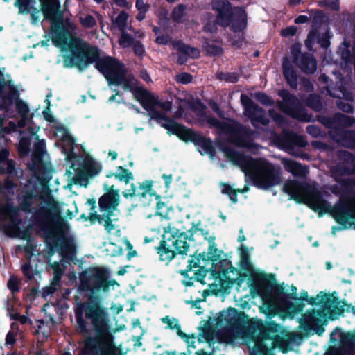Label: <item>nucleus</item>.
<instances>
[{
	"mask_svg": "<svg viewBox=\"0 0 355 355\" xmlns=\"http://www.w3.org/2000/svg\"><path fill=\"white\" fill-rule=\"evenodd\" d=\"M77 26L74 22L66 19L60 30L53 33V44L60 47L64 56L71 60L80 69H85L95 62L96 67L104 75L109 85H121L126 79L128 73L123 66L110 57L100 58L98 50L76 37Z\"/></svg>",
	"mask_w": 355,
	"mask_h": 355,
	"instance_id": "1",
	"label": "nucleus"
},
{
	"mask_svg": "<svg viewBox=\"0 0 355 355\" xmlns=\"http://www.w3.org/2000/svg\"><path fill=\"white\" fill-rule=\"evenodd\" d=\"M121 86L126 90L131 91L135 98L148 111L150 119H155L169 132L177 135L184 141L196 139V135L191 130L165 117L163 112L171 108V103L159 101L155 96L143 87H138L137 81L132 74L127 75L126 79Z\"/></svg>",
	"mask_w": 355,
	"mask_h": 355,
	"instance_id": "2",
	"label": "nucleus"
},
{
	"mask_svg": "<svg viewBox=\"0 0 355 355\" xmlns=\"http://www.w3.org/2000/svg\"><path fill=\"white\" fill-rule=\"evenodd\" d=\"M85 316L90 321L96 336L85 340L83 352L87 355H122L119 347L113 343L109 331L107 315L98 304H89Z\"/></svg>",
	"mask_w": 355,
	"mask_h": 355,
	"instance_id": "3",
	"label": "nucleus"
},
{
	"mask_svg": "<svg viewBox=\"0 0 355 355\" xmlns=\"http://www.w3.org/2000/svg\"><path fill=\"white\" fill-rule=\"evenodd\" d=\"M224 153L231 162L253 179L257 187L268 189L280 182L279 170L266 160H252L229 148L225 149Z\"/></svg>",
	"mask_w": 355,
	"mask_h": 355,
	"instance_id": "4",
	"label": "nucleus"
},
{
	"mask_svg": "<svg viewBox=\"0 0 355 355\" xmlns=\"http://www.w3.org/2000/svg\"><path fill=\"white\" fill-rule=\"evenodd\" d=\"M189 250V244L185 233L180 232L171 225L164 229L163 241L158 248V254L162 261H170L175 254H187Z\"/></svg>",
	"mask_w": 355,
	"mask_h": 355,
	"instance_id": "5",
	"label": "nucleus"
},
{
	"mask_svg": "<svg viewBox=\"0 0 355 355\" xmlns=\"http://www.w3.org/2000/svg\"><path fill=\"white\" fill-rule=\"evenodd\" d=\"M214 10L218 13V22L223 26H230L236 33L245 28L247 14L242 8H234L231 10L227 0H215L212 4Z\"/></svg>",
	"mask_w": 355,
	"mask_h": 355,
	"instance_id": "6",
	"label": "nucleus"
},
{
	"mask_svg": "<svg viewBox=\"0 0 355 355\" xmlns=\"http://www.w3.org/2000/svg\"><path fill=\"white\" fill-rule=\"evenodd\" d=\"M284 191L290 196L291 199L306 203L315 211L324 212L329 211V205L318 194L313 193L306 184L288 180L284 186Z\"/></svg>",
	"mask_w": 355,
	"mask_h": 355,
	"instance_id": "7",
	"label": "nucleus"
},
{
	"mask_svg": "<svg viewBox=\"0 0 355 355\" xmlns=\"http://www.w3.org/2000/svg\"><path fill=\"white\" fill-rule=\"evenodd\" d=\"M19 92L8 79L1 78V110H10L15 105L17 112L21 115L22 119L19 121L18 126L23 127L25 125V118L29 112L28 105L18 99Z\"/></svg>",
	"mask_w": 355,
	"mask_h": 355,
	"instance_id": "8",
	"label": "nucleus"
},
{
	"mask_svg": "<svg viewBox=\"0 0 355 355\" xmlns=\"http://www.w3.org/2000/svg\"><path fill=\"white\" fill-rule=\"evenodd\" d=\"M80 278L89 289H102L104 291L107 290V274L103 269L90 268Z\"/></svg>",
	"mask_w": 355,
	"mask_h": 355,
	"instance_id": "9",
	"label": "nucleus"
},
{
	"mask_svg": "<svg viewBox=\"0 0 355 355\" xmlns=\"http://www.w3.org/2000/svg\"><path fill=\"white\" fill-rule=\"evenodd\" d=\"M105 193L99 199V207L101 212L109 215L114 211L119 205V193L113 186L105 185Z\"/></svg>",
	"mask_w": 355,
	"mask_h": 355,
	"instance_id": "10",
	"label": "nucleus"
},
{
	"mask_svg": "<svg viewBox=\"0 0 355 355\" xmlns=\"http://www.w3.org/2000/svg\"><path fill=\"white\" fill-rule=\"evenodd\" d=\"M31 135L34 139V150L29 167L31 170L35 171L37 175H39L44 169V165L42 162L44 142L43 140L39 139L38 136L35 135L34 131H31Z\"/></svg>",
	"mask_w": 355,
	"mask_h": 355,
	"instance_id": "11",
	"label": "nucleus"
},
{
	"mask_svg": "<svg viewBox=\"0 0 355 355\" xmlns=\"http://www.w3.org/2000/svg\"><path fill=\"white\" fill-rule=\"evenodd\" d=\"M241 101L245 107V114L253 122L259 121L263 124H266L267 120L264 119L263 110L260 107L256 106L246 95L242 94Z\"/></svg>",
	"mask_w": 355,
	"mask_h": 355,
	"instance_id": "12",
	"label": "nucleus"
},
{
	"mask_svg": "<svg viewBox=\"0 0 355 355\" xmlns=\"http://www.w3.org/2000/svg\"><path fill=\"white\" fill-rule=\"evenodd\" d=\"M35 4V0H17L15 3L20 13H31L33 24H37L41 17L40 10L34 6Z\"/></svg>",
	"mask_w": 355,
	"mask_h": 355,
	"instance_id": "13",
	"label": "nucleus"
},
{
	"mask_svg": "<svg viewBox=\"0 0 355 355\" xmlns=\"http://www.w3.org/2000/svg\"><path fill=\"white\" fill-rule=\"evenodd\" d=\"M44 16L55 21L60 15V3L58 0H40Z\"/></svg>",
	"mask_w": 355,
	"mask_h": 355,
	"instance_id": "14",
	"label": "nucleus"
},
{
	"mask_svg": "<svg viewBox=\"0 0 355 355\" xmlns=\"http://www.w3.org/2000/svg\"><path fill=\"white\" fill-rule=\"evenodd\" d=\"M282 164H284L286 170L294 175H304L306 173V168H303L301 165L294 161L283 159Z\"/></svg>",
	"mask_w": 355,
	"mask_h": 355,
	"instance_id": "15",
	"label": "nucleus"
},
{
	"mask_svg": "<svg viewBox=\"0 0 355 355\" xmlns=\"http://www.w3.org/2000/svg\"><path fill=\"white\" fill-rule=\"evenodd\" d=\"M107 178L114 177L121 182H124L125 184L130 182V180H133L132 173L128 171L123 168L122 166H118L114 173H110L107 175Z\"/></svg>",
	"mask_w": 355,
	"mask_h": 355,
	"instance_id": "16",
	"label": "nucleus"
},
{
	"mask_svg": "<svg viewBox=\"0 0 355 355\" xmlns=\"http://www.w3.org/2000/svg\"><path fill=\"white\" fill-rule=\"evenodd\" d=\"M334 217L337 222L342 225L350 224V220L355 218V211L338 209L334 211Z\"/></svg>",
	"mask_w": 355,
	"mask_h": 355,
	"instance_id": "17",
	"label": "nucleus"
},
{
	"mask_svg": "<svg viewBox=\"0 0 355 355\" xmlns=\"http://www.w3.org/2000/svg\"><path fill=\"white\" fill-rule=\"evenodd\" d=\"M268 339L257 340L253 343V346L251 347L250 343H248L249 347L252 348L251 355H268V345L265 343Z\"/></svg>",
	"mask_w": 355,
	"mask_h": 355,
	"instance_id": "18",
	"label": "nucleus"
},
{
	"mask_svg": "<svg viewBox=\"0 0 355 355\" xmlns=\"http://www.w3.org/2000/svg\"><path fill=\"white\" fill-rule=\"evenodd\" d=\"M17 303L14 301L10 302L7 305V311L12 319L19 320L21 324H26L28 322V318L24 315H19L17 311Z\"/></svg>",
	"mask_w": 355,
	"mask_h": 355,
	"instance_id": "19",
	"label": "nucleus"
},
{
	"mask_svg": "<svg viewBox=\"0 0 355 355\" xmlns=\"http://www.w3.org/2000/svg\"><path fill=\"white\" fill-rule=\"evenodd\" d=\"M283 69H284V76L288 82V83L291 85V87H295L296 86V76L295 74L292 69L289 67V62L287 59H284L283 62Z\"/></svg>",
	"mask_w": 355,
	"mask_h": 355,
	"instance_id": "20",
	"label": "nucleus"
},
{
	"mask_svg": "<svg viewBox=\"0 0 355 355\" xmlns=\"http://www.w3.org/2000/svg\"><path fill=\"white\" fill-rule=\"evenodd\" d=\"M261 297L263 304L269 308L272 309L281 310L282 311H287L286 308L282 306L276 299L272 297L261 294Z\"/></svg>",
	"mask_w": 355,
	"mask_h": 355,
	"instance_id": "21",
	"label": "nucleus"
},
{
	"mask_svg": "<svg viewBox=\"0 0 355 355\" xmlns=\"http://www.w3.org/2000/svg\"><path fill=\"white\" fill-rule=\"evenodd\" d=\"M1 171L11 173L14 170V164L12 160L7 159L8 153L6 150L1 149Z\"/></svg>",
	"mask_w": 355,
	"mask_h": 355,
	"instance_id": "22",
	"label": "nucleus"
},
{
	"mask_svg": "<svg viewBox=\"0 0 355 355\" xmlns=\"http://www.w3.org/2000/svg\"><path fill=\"white\" fill-rule=\"evenodd\" d=\"M105 228L107 232L114 236H119L121 230L119 229V226L116 224V221L107 220L105 221Z\"/></svg>",
	"mask_w": 355,
	"mask_h": 355,
	"instance_id": "23",
	"label": "nucleus"
},
{
	"mask_svg": "<svg viewBox=\"0 0 355 355\" xmlns=\"http://www.w3.org/2000/svg\"><path fill=\"white\" fill-rule=\"evenodd\" d=\"M162 322L167 324L168 328L178 330V333L180 336L182 335L184 337H186V334L180 331V326L177 319L166 316L162 318Z\"/></svg>",
	"mask_w": 355,
	"mask_h": 355,
	"instance_id": "24",
	"label": "nucleus"
},
{
	"mask_svg": "<svg viewBox=\"0 0 355 355\" xmlns=\"http://www.w3.org/2000/svg\"><path fill=\"white\" fill-rule=\"evenodd\" d=\"M206 23L204 26V30L208 33H215L217 29L216 24L215 23L214 17L211 14H207L205 15Z\"/></svg>",
	"mask_w": 355,
	"mask_h": 355,
	"instance_id": "25",
	"label": "nucleus"
},
{
	"mask_svg": "<svg viewBox=\"0 0 355 355\" xmlns=\"http://www.w3.org/2000/svg\"><path fill=\"white\" fill-rule=\"evenodd\" d=\"M178 48L181 51L182 53L185 54L186 55L190 56L191 58H197L199 55V51L197 49L191 47L189 46L179 44L178 45Z\"/></svg>",
	"mask_w": 355,
	"mask_h": 355,
	"instance_id": "26",
	"label": "nucleus"
},
{
	"mask_svg": "<svg viewBox=\"0 0 355 355\" xmlns=\"http://www.w3.org/2000/svg\"><path fill=\"white\" fill-rule=\"evenodd\" d=\"M30 139L27 137H23L19 143L18 150L21 157L26 156L28 153Z\"/></svg>",
	"mask_w": 355,
	"mask_h": 355,
	"instance_id": "27",
	"label": "nucleus"
},
{
	"mask_svg": "<svg viewBox=\"0 0 355 355\" xmlns=\"http://www.w3.org/2000/svg\"><path fill=\"white\" fill-rule=\"evenodd\" d=\"M300 67L306 73H313L316 69V62L312 58H306Z\"/></svg>",
	"mask_w": 355,
	"mask_h": 355,
	"instance_id": "28",
	"label": "nucleus"
},
{
	"mask_svg": "<svg viewBox=\"0 0 355 355\" xmlns=\"http://www.w3.org/2000/svg\"><path fill=\"white\" fill-rule=\"evenodd\" d=\"M136 7L139 10V14L137 16V19L141 21L145 17V13L148 9V5L146 4L143 0H137Z\"/></svg>",
	"mask_w": 355,
	"mask_h": 355,
	"instance_id": "29",
	"label": "nucleus"
},
{
	"mask_svg": "<svg viewBox=\"0 0 355 355\" xmlns=\"http://www.w3.org/2000/svg\"><path fill=\"white\" fill-rule=\"evenodd\" d=\"M186 7L183 5H179L173 9L172 18L175 21H180L185 14Z\"/></svg>",
	"mask_w": 355,
	"mask_h": 355,
	"instance_id": "30",
	"label": "nucleus"
},
{
	"mask_svg": "<svg viewBox=\"0 0 355 355\" xmlns=\"http://www.w3.org/2000/svg\"><path fill=\"white\" fill-rule=\"evenodd\" d=\"M80 22L81 25L85 28H92L96 24L95 19L89 15L81 16L80 17Z\"/></svg>",
	"mask_w": 355,
	"mask_h": 355,
	"instance_id": "31",
	"label": "nucleus"
},
{
	"mask_svg": "<svg viewBox=\"0 0 355 355\" xmlns=\"http://www.w3.org/2000/svg\"><path fill=\"white\" fill-rule=\"evenodd\" d=\"M128 19V15L125 12H121L116 19V24L122 31H123L127 26Z\"/></svg>",
	"mask_w": 355,
	"mask_h": 355,
	"instance_id": "32",
	"label": "nucleus"
},
{
	"mask_svg": "<svg viewBox=\"0 0 355 355\" xmlns=\"http://www.w3.org/2000/svg\"><path fill=\"white\" fill-rule=\"evenodd\" d=\"M207 123L211 125L216 128H218L220 130H222L224 132H228V127L229 125L227 124H223L220 121H217L216 119L214 118H207Z\"/></svg>",
	"mask_w": 355,
	"mask_h": 355,
	"instance_id": "33",
	"label": "nucleus"
},
{
	"mask_svg": "<svg viewBox=\"0 0 355 355\" xmlns=\"http://www.w3.org/2000/svg\"><path fill=\"white\" fill-rule=\"evenodd\" d=\"M134 42L132 38L129 36L128 34L124 33H122L120 39H119V44L122 47H129L133 44Z\"/></svg>",
	"mask_w": 355,
	"mask_h": 355,
	"instance_id": "34",
	"label": "nucleus"
},
{
	"mask_svg": "<svg viewBox=\"0 0 355 355\" xmlns=\"http://www.w3.org/2000/svg\"><path fill=\"white\" fill-rule=\"evenodd\" d=\"M222 187V192L223 193L227 194L232 202H236V193L235 191L227 184H223Z\"/></svg>",
	"mask_w": 355,
	"mask_h": 355,
	"instance_id": "35",
	"label": "nucleus"
},
{
	"mask_svg": "<svg viewBox=\"0 0 355 355\" xmlns=\"http://www.w3.org/2000/svg\"><path fill=\"white\" fill-rule=\"evenodd\" d=\"M175 80L180 83L187 84L191 82L192 76L187 73H182L175 76Z\"/></svg>",
	"mask_w": 355,
	"mask_h": 355,
	"instance_id": "36",
	"label": "nucleus"
},
{
	"mask_svg": "<svg viewBox=\"0 0 355 355\" xmlns=\"http://www.w3.org/2000/svg\"><path fill=\"white\" fill-rule=\"evenodd\" d=\"M18 284L19 280L15 276L10 277L7 284L8 288L12 292H15L18 290Z\"/></svg>",
	"mask_w": 355,
	"mask_h": 355,
	"instance_id": "37",
	"label": "nucleus"
},
{
	"mask_svg": "<svg viewBox=\"0 0 355 355\" xmlns=\"http://www.w3.org/2000/svg\"><path fill=\"white\" fill-rule=\"evenodd\" d=\"M46 218L49 222L53 221L58 216V210L56 206H53L51 209H47Z\"/></svg>",
	"mask_w": 355,
	"mask_h": 355,
	"instance_id": "38",
	"label": "nucleus"
},
{
	"mask_svg": "<svg viewBox=\"0 0 355 355\" xmlns=\"http://www.w3.org/2000/svg\"><path fill=\"white\" fill-rule=\"evenodd\" d=\"M52 268L54 271V279L55 281L58 282L62 275V270L60 268V266L59 263L55 262L53 264H52Z\"/></svg>",
	"mask_w": 355,
	"mask_h": 355,
	"instance_id": "39",
	"label": "nucleus"
},
{
	"mask_svg": "<svg viewBox=\"0 0 355 355\" xmlns=\"http://www.w3.org/2000/svg\"><path fill=\"white\" fill-rule=\"evenodd\" d=\"M199 144H201L206 153H209L211 149V143L209 140L205 139L202 137H199L198 139Z\"/></svg>",
	"mask_w": 355,
	"mask_h": 355,
	"instance_id": "40",
	"label": "nucleus"
},
{
	"mask_svg": "<svg viewBox=\"0 0 355 355\" xmlns=\"http://www.w3.org/2000/svg\"><path fill=\"white\" fill-rule=\"evenodd\" d=\"M296 28L295 26H289L286 28H284L281 31V35L284 37H289L293 36L296 33Z\"/></svg>",
	"mask_w": 355,
	"mask_h": 355,
	"instance_id": "41",
	"label": "nucleus"
},
{
	"mask_svg": "<svg viewBox=\"0 0 355 355\" xmlns=\"http://www.w3.org/2000/svg\"><path fill=\"white\" fill-rule=\"evenodd\" d=\"M62 252L64 253L67 257L72 258L75 252L73 245L71 244L67 245L66 248L62 250Z\"/></svg>",
	"mask_w": 355,
	"mask_h": 355,
	"instance_id": "42",
	"label": "nucleus"
},
{
	"mask_svg": "<svg viewBox=\"0 0 355 355\" xmlns=\"http://www.w3.org/2000/svg\"><path fill=\"white\" fill-rule=\"evenodd\" d=\"M133 47H134V51H135V53L136 55H139V56H141L144 54V46H142L141 44H140L139 42H135L133 43Z\"/></svg>",
	"mask_w": 355,
	"mask_h": 355,
	"instance_id": "43",
	"label": "nucleus"
},
{
	"mask_svg": "<svg viewBox=\"0 0 355 355\" xmlns=\"http://www.w3.org/2000/svg\"><path fill=\"white\" fill-rule=\"evenodd\" d=\"M324 4L332 10H337L339 8V3L338 0H325Z\"/></svg>",
	"mask_w": 355,
	"mask_h": 355,
	"instance_id": "44",
	"label": "nucleus"
},
{
	"mask_svg": "<svg viewBox=\"0 0 355 355\" xmlns=\"http://www.w3.org/2000/svg\"><path fill=\"white\" fill-rule=\"evenodd\" d=\"M16 333L13 331H10L6 338V345H12L15 340Z\"/></svg>",
	"mask_w": 355,
	"mask_h": 355,
	"instance_id": "45",
	"label": "nucleus"
},
{
	"mask_svg": "<svg viewBox=\"0 0 355 355\" xmlns=\"http://www.w3.org/2000/svg\"><path fill=\"white\" fill-rule=\"evenodd\" d=\"M32 197L31 196H25L24 202L21 204V207L23 210H28L29 206L32 203Z\"/></svg>",
	"mask_w": 355,
	"mask_h": 355,
	"instance_id": "46",
	"label": "nucleus"
},
{
	"mask_svg": "<svg viewBox=\"0 0 355 355\" xmlns=\"http://www.w3.org/2000/svg\"><path fill=\"white\" fill-rule=\"evenodd\" d=\"M353 340L354 336L350 333L345 334L343 336L342 343L343 345L352 344L353 343Z\"/></svg>",
	"mask_w": 355,
	"mask_h": 355,
	"instance_id": "47",
	"label": "nucleus"
},
{
	"mask_svg": "<svg viewBox=\"0 0 355 355\" xmlns=\"http://www.w3.org/2000/svg\"><path fill=\"white\" fill-rule=\"evenodd\" d=\"M207 51L209 53L212 55H218L221 53V49L220 47L211 45L207 46Z\"/></svg>",
	"mask_w": 355,
	"mask_h": 355,
	"instance_id": "48",
	"label": "nucleus"
},
{
	"mask_svg": "<svg viewBox=\"0 0 355 355\" xmlns=\"http://www.w3.org/2000/svg\"><path fill=\"white\" fill-rule=\"evenodd\" d=\"M220 76H221V78L222 79H224L225 80H227V81H230V82H232V83H234V82L237 81V80H238V77L235 74H223V73H221Z\"/></svg>",
	"mask_w": 355,
	"mask_h": 355,
	"instance_id": "49",
	"label": "nucleus"
},
{
	"mask_svg": "<svg viewBox=\"0 0 355 355\" xmlns=\"http://www.w3.org/2000/svg\"><path fill=\"white\" fill-rule=\"evenodd\" d=\"M54 126L55 128L58 129V132H54V134L55 135L59 136L58 133L60 132L61 134V135H60L61 138H64L67 136V132L64 128H63L62 127H58L56 123L54 125Z\"/></svg>",
	"mask_w": 355,
	"mask_h": 355,
	"instance_id": "50",
	"label": "nucleus"
},
{
	"mask_svg": "<svg viewBox=\"0 0 355 355\" xmlns=\"http://www.w3.org/2000/svg\"><path fill=\"white\" fill-rule=\"evenodd\" d=\"M257 99L263 104L270 103V99L263 94H257Z\"/></svg>",
	"mask_w": 355,
	"mask_h": 355,
	"instance_id": "51",
	"label": "nucleus"
},
{
	"mask_svg": "<svg viewBox=\"0 0 355 355\" xmlns=\"http://www.w3.org/2000/svg\"><path fill=\"white\" fill-rule=\"evenodd\" d=\"M43 114H44V119L47 121H49L51 123H54L55 121V119L53 118V116L50 114V112H49V110H46V111H44L43 112Z\"/></svg>",
	"mask_w": 355,
	"mask_h": 355,
	"instance_id": "52",
	"label": "nucleus"
},
{
	"mask_svg": "<svg viewBox=\"0 0 355 355\" xmlns=\"http://www.w3.org/2000/svg\"><path fill=\"white\" fill-rule=\"evenodd\" d=\"M308 21L309 17L305 15H300L295 19V22L296 24H303L307 22Z\"/></svg>",
	"mask_w": 355,
	"mask_h": 355,
	"instance_id": "53",
	"label": "nucleus"
},
{
	"mask_svg": "<svg viewBox=\"0 0 355 355\" xmlns=\"http://www.w3.org/2000/svg\"><path fill=\"white\" fill-rule=\"evenodd\" d=\"M146 188L145 192L142 193V196H144L146 194L149 193L151 195V185L149 183H146V184H141V188L144 189Z\"/></svg>",
	"mask_w": 355,
	"mask_h": 355,
	"instance_id": "54",
	"label": "nucleus"
},
{
	"mask_svg": "<svg viewBox=\"0 0 355 355\" xmlns=\"http://www.w3.org/2000/svg\"><path fill=\"white\" fill-rule=\"evenodd\" d=\"M156 41L159 44H165L168 42V37L165 36H158Z\"/></svg>",
	"mask_w": 355,
	"mask_h": 355,
	"instance_id": "55",
	"label": "nucleus"
},
{
	"mask_svg": "<svg viewBox=\"0 0 355 355\" xmlns=\"http://www.w3.org/2000/svg\"><path fill=\"white\" fill-rule=\"evenodd\" d=\"M337 104H338V107H339L341 110H343V111H345V112H350V111H351V110H352L351 106H350L349 104H344V105H342V104H341V103H340V102H339V103L338 102V103H337Z\"/></svg>",
	"mask_w": 355,
	"mask_h": 355,
	"instance_id": "56",
	"label": "nucleus"
},
{
	"mask_svg": "<svg viewBox=\"0 0 355 355\" xmlns=\"http://www.w3.org/2000/svg\"><path fill=\"white\" fill-rule=\"evenodd\" d=\"M55 288L53 287L46 288L43 291V295L46 297L47 295L53 293L54 292Z\"/></svg>",
	"mask_w": 355,
	"mask_h": 355,
	"instance_id": "57",
	"label": "nucleus"
},
{
	"mask_svg": "<svg viewBox=\"0 0 355 355\" xmlns=\"http://www.w3.org/2000/svg\"><path fill=\"white\" fill-rule=\"evenodd\" d=\"M280 107L282 110H283L284 112L287 113L289 115L293 116V117H298L296 114H295L293 112L286 109L282 104L280 105Z\"/></svg>",
	"mask_w": 355,
	"mask_h": 355,
	"instance_id": "58",
	"label": "nucleus"
},
{
	"mask_svg": "<svg viewBox=\"0 0 355 355\" xmlns=\"http://www.w3.org/2000/svg\"><path fill=\"white\" fill-rule=\"evenodd\" d=\"M211 108L215 111L218 115H221V112L218 105L215 103H212L211 104Z\"/></svg>",
	"mask_w": 355,
	"mask_h": 355,
	"instance_id": "59",
	"label": "nucleus"
},
{
	"mask_svg": "<svg viewBox=\"0 0 355 355\" xmlns=\"http://www.w3.org/2000/svg\"><path fill=\"white\" fill-rule=\"evenodd\" d=\"M182 338H187V342L188 343L189 345V346H193V344H194V341H193V338H189L186 336V337H184V336H181Z\"/></svg>",
	"mask_w": 355,
	"mask_h": 355,
	"instance_id": "60",
	"label": "nucleus"
},
{
	"mask_svg": "<svg viewBox=\"0 0 355 355\" xmlns=\"http://www.w3.org/2000/svg\"><path fill=\"white\" fill-rule=\"evenodd\" d=\"M109 156L111 157L112 160H114L117 157V153L115 151H110L108 153Z\"/></svg>",
	"mask_w": 355,
	"mask_h": 355,
	"instance_id": "61",
	"label": "nucleus"
},
{
	"mask_svg": "<svg viewBox=\"0 0 355 355\" xmlns=\"http://www.w3.org/2000/svg\"><path fill=\"white\" fill-rule=\"evenodd\" d=\"M270 116L277 122H280V119H279V116L277 114H275V112L273 111H270Z\"/></svg>",
	"mask_w": 355,
	"mask_h": 355,
	"instance_id": "62",
	"label": "nucleus"
},
{
	"mask_svg": "<svg viewBox=\"0 0 355 355\" xmlns=\"http://www.w3.org/2000/svg\"><path fill=\"white\" fill-rule=\"evenodd\" d=\"M302 0H289V4L291 6H295L300 4Z\"/></svg>",
	"mask_w": 355,
	"mask_h": 355,
	"instance_id": "63",
	"label": "nucleus"
},
{
	"mask_svg": "<svg viewBox=\"0 0 355 355\" xmlns=\"http://www.w3.org/2000/svg\"><path fill=\"white\" fill-rule=\"evenodd\" d=\"M185 55V54L180 55L178 58V62L180 64H183L186 61Z\"/></svg>",
	"mask_w": 355,
	"mask_h": 355,
	"instance_id": "64",
	"label": "nucleus"
}]
</instances>
